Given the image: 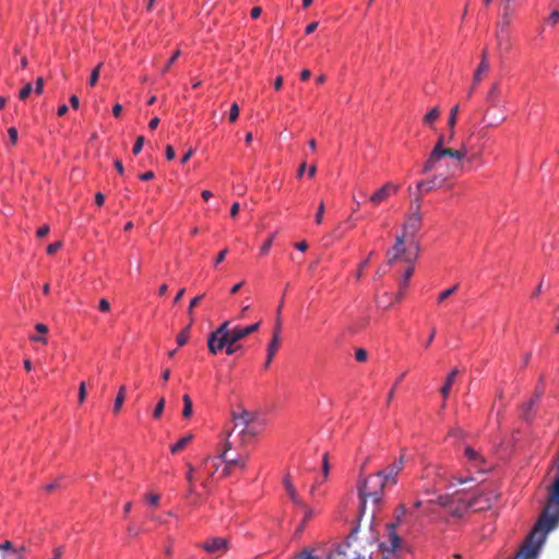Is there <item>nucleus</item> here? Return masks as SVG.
<instances>
[{
    "mask_svg": "<svg viewBox=\"0 0 559 559\" xmlns=\"http://www.w3.org/2000/svg\"><path fill=\"white\" fill-rule=\"evenodd\" d=\"M386 487L389 486L377 473L359 479L357 488L361 516H368L369 520L376 518L383 503Z\"/></svg>",
    "mask_w": 559,
    "mask_h": 559,
    "instance_id": "f257e3e1",
    "label": "nucleus"
},
{
    "mask_svg": "<svg viewBox=\"0 0 559 559\" xmlns=\"http://www.w3.org/2000/svg\"><path fill=\"white\" fill-rule=\"evenodd\" d=\"M466 156V147L462 146L460 150H454L450 147H433L427 162L424 164L423 173H430L432 170H438L442 167V159L444 157H450L453 159L452 164H447V173L451 177H455L462 170L461 162Z\"/></svg>",
    "mask_w": 559,
    "mask_h": 559,
    "instance_id": "f03ea898",
    "label": "nucleus"
},
{
    "mask_svg": "<svg viewBox=\"0 0 559 559\" xmlns=\"http://www.w3.org/2000/svg\"><path fill=\"white\" fill-rule=\"evenodd\" d=\"M419 246L414 240H408L405 235H397L394 245L386 251L388 264H393L397 260L413 263L417 260Z\"/></svg>",
    "mask_w": 559,
    "mask_h": 559,
    "instance_id": "7ed1b4c3",
    "label": "nucleus"
},
{
    "mask_svg": "<svg viewBox=\"0 0 559 559\" xmlns=\"http://www.w3.org/2000/svg\"><path fill=\"white\" fill-rule=\"evenodd\" d=\"M230 321H224L216 330L211 332L207 336V348L213 355L225 349L227 355H233L242 348L238 343H233L230 336L227 334V326Z\"/></svg>",
    "mask_w": 559,
    "mask_h": 559,
    "instance_id": "20e7f679",
    "label": "nucleus"
},
{
    "mask_svg": "<svg viewBox=\"0 0 559 559\" xmlns=\"http://www.w3.org/2000/svg\"><path fill=\"white\" fill-rule=\"evenodd\" d=\"M549 532L543 528L537 531V523L527 537L525 545L521 548L514 559H536L542 544Z\"/></svg>",
    "mask_w": 559,
    "mask_h": 559,
    "instance_id": "39448f33",
    "label": "nucleus"
},
{
    "mask_svg": "<svg viewBox=\"0 0 559 559\" xmlns=\"http://www.w3.org/2000/svg\"><path fill=\"white\" fill-rule=\"evenodd\" d=\"M437 503L448 509L455 516H462L467 510H472L471 500L459 495L440 496Z\"/></svg>",
    "mask_w": 559,
    "mask_h": 559,
    "instance_id": "423d86ee",
    "label": "nucleus"
},
{
    "mask_svg": "<svg viewBox=\"0 0 559 559\" xmlns=\"http://www.w3.org/2000/svg\"><path fill=\"white\" fill-rule=\"evenodd\" d=\"M498 496L495 490L483 488L477 495L468 498V500H471L472 510L480 512L490 509L492 502L498 499Z\"/></svg>",
    "mask_w": 559,
    "mask_h": 559,
    "instance_id": "0eeeda50",
    "label": "nucleus"
},
{
    "mask_svg": "<svg viewBox=\"0 0 559 559\" xmlns=\"http://www.w3.org/2000/svg\"><path fill=\"white\" fill-rule=\"evenodd\" d=\"M405 454L402 453L399 459L394 460L384 469L377 472L388 486H394L397 484V475L405 467Z\"/></svg>",
    "mask_w": 559,
    "mask_h": 559,
    "instance_id": "6e6552de",
    "label": "nucleus"
},
{
    "mask_svg": "<svg viewBox=\"0 0 559 559\" xmlns=\"http://www.w3.org/2000/svg\"><path fill=\"white\" fill-rule=\"evenodd\" d=\"M421 213L418 212V209H414V212H411L406 216L401 235H405V237H408V240L414 239L421 227Z\"/></svg>",
    "mask_w": 559,
    "mask_h": 559,
    "instance_id": "1a4fd4ad",
    "label": "nucleus"
},
{
    "mask_svg": "<svg viewBox=\"0 0 559 559\" xmlns=\"http://www.w3.org/2000/svg\"><path fill=\"white\" fill-rule=\"evenodd\" d=\"M26 551L24 545L15 546L8 539L0 544L1 559H26Z\"/></svg>",
    "mask_w": 559,
    "mask_h": 559,
    "instance_id": "9d476101",
    "label": "nucleus"
},
{
    "mask_svg": "<svg viewBox=\"0 0 559 559\" xmlns=\"http://www.w3.org/2000/svg\"><path fill=\"white\" fill-rule=\"evenodd\" d=\"M284 486H285V489L287 491V495L289 496L292 502L299 507L304 512L307 513V518H312L313 516V511L312 509H310L302 500L301 498L298 496L297 493V490L296 488L294 487L293 485V481H292V478L289 475H286L284 477Z\"/></svg>",
    "mask_w": 559,
    "mask_h": 559,
    "instance_id": "9b49d317",
    "label": "nucleus"
},
{
    "mask_svg": "<svg viewBox=\"0 0 559 559\" xmlns=\"http://www.w3.org/2000/svg\"><path fill=\"white\" fill-rule=\"evenodd\" d=\"M260 328V322H255L253 324H250L248 326H234L233 329L227 326V334L230 336L231 344L238 343L239 341L243 340L248 335L257 332Z\"/></svg>",
    "mask_w": 559,
    "mask_h": 559,
    "instance_id": "f8f14e48",
    "label": "nucleus"
},
{
    "mask_svg": "<svg viewBox=\"0 0 559 559\" xmlns=\"http://www.w3.org/2000/svg\"><path fill=\"white\" fill-rule=\"evenodd\" d=\"M399 189L400 186L393 185L392 182H386L370 195L369 201L373 205H379L382 202H385L391 194H395Z\"/></svg>",
    "mask_w": 559,
    "mask_h": 559,
    "instance_id": "ddd939ff",
    "label": "nucleus"
},
{
    "mask_svg": "<svg viewBox=\"0 0 559 559\" xmlns=\"http://www.w3.org/2000/svg\"><path fill=\"white\" fill-rule=\"evenodd\" d=\"M449 177V175L438 174L430 179L418 181L416 185L417 190L419 193L430 192L442 187L448 181Z\"/></svg>",
    "mask_w": 559,
    "mask_h": 559,
    "instance_id": "4468645a",
    "label": "nucleus"
},
{
    "mask_svg": "<svg viewBox=\"0 0 559 559\" xmlns=\"http://www.w3.org/2000/svg\"><path fill=\"white\" fill-rule=\"evenodd\" d=\"M396 528L395 523L386 524L388 540L380 544L382 550L394 551L401 546L402 539L396 533Z\"/></svg>",
    "mask_w": 559,
    "mask_h": 559,
    "instance_id": "2eb2a0df",
    "label": "nucleus"
},
{
    "mask_svg": "<svg viewBox=\"0 0 559 559\" xmlns=\"http://www.w3.org/2000/svg\"><path fill=\"white\" fill-rule=\"evenodd\" d=\"M280 331H281V323L277 322L276 328L274 329L272 340L267 344L266 347V361L264 364V368H269L272 359L274 358L276 352L278 350L281 346V337H280Z\"/></svg>",
    "mask_w": 559,
    "mask_h": 559,
    "instance_id": "dca6fc26",
    "label": "nucleus"
},
{
    "mask_svg": "<svg viewBox=\"0 0 559 559\" xmlns=\"http://www.w3.org/2000/svg\"><path fill=\"white\" fill-rule=\"evenodd\" d=\"M224 463V467L222 469V477H228L231 474L233 467L238 466L240 469L245 471L247 468L246 460L243 457L236 456V457H228L225 456V459H219Z\"/></svg>",
    "mask_w": 559,
    "mask_h": 559,
    "instance_id": "f3484780",
    "label": "nucleus"
},
{
    "mask_svg": "<svg viewBox=\"0 0 559 559\" xmlns=\"http://www.w3.org/2000/svg\"><path fill=\"white\" fill-rule=\"evenodd\" d=\"M254 418V415L247 412V411H243L241 414H234L233 415V419L236 421L235 424V427H237L238 425H242V430H241V433L245 436V435H254L255 432L248 429V426L249 424L253 420Z\"/></svg>",
    "mask_w": 559,
    "mask_h": 559,
    "instance_id": "a211bd4d",
    "label": "nucleus"
},
{
    "mask_svg": "<svg viewBox=\"0 0 559 559\" xmlns=\"http://www.w3.org/2000/svg\"><path fill=\"white\" fill-rule=\"evenodd\" d=\"M203 549L210 554L225 551L227 549V542L221 537H214L203 544Z\"/></svg>",
    "mask_w": 559,
    "mask_h": 559,
    "instance_id": "6ab92c4d",
    "label": "nucleus"
},
{
    "mask_svg": "<svg viewBox=\"0 0 559 559\" xmlns=\"http://www.w3.org/2000/svg\"><path fill=\"white\" fill-rule=\"evenodd\" d=\"M460 373L459 369L457 368H454L447 377L445 379V382L444 384L440 388V393L443 397V400H447L450 392H451V389H452V385L455 381V378L456 376Z\"/></svg>",
    "mask_w": 559,
    "mask_h": 559,
    "instance_id": "aec40b11",
    "label": "nucleus"
},
{
    "mask_svg": "<svg viewBox=\"0 0 559 559\" xmlns=\"http://www.w3.org/2000/svg\"><path fill=\"white\" fill-rule=\"evenodd\" d=\"M489 69V64H485L484 62H479L475 73H474V78H473V85L472 87L469 88L468 93H467V97L471 98L472 97V94L476 87V85L481 81V75L484 73H486Z\"/></svg>",
    "mask_w": 559,
    "mask_h": 559,
    "instance_id": "412c9836",
    "label": "nucleus"
},
{
    "mask_svg": "<svg viewBox=\"0 0 559 559\" xmlns=\"http://www.w3.org/2000/svg\"><path fill=\"white\" fill-rule=\"evenodd\" d=\"M499 95H500V86L498 83H495L491 85V87L486 96V100L490 104V106L498 107L499 103H500Z\"/></svg>",
    "mask_w": 559,
    "mask_h": 559,
    "instance_id": "4be33fe9",
    "label": "nucleus"
},
{
    "mask_svg": "<svg viewBox=\"0 0 559 559\" xmlns=\"http://www.w3.org/2000/svg\"><path fill=\"white\" fill-rule=\"evenodd\" d=\"M218 461L219 457L218 455L215 456V457H210L207 456L204 461H203V467L205 471H207L209 475L212 477L218 469Z\"/></svg>",
    "mask_w": 559,
    "mask_h": 559,
    "instance_id": "5701e85b",
    "label": "nucleus"
},
{
    "mask_svg": "<svg viewBox=\"0 0 559 559\" xmlns=\"http://www.w3.org/2000/svg\"><path fill=\"white\" fill-rule=\"evenodd\" d=\"M459 110H460L459 105H455L450 111V117H449V121H448V124L450 128V135H449L450 140H452L454 138V128L456 124Z\"/></svg>",
    "mask_w": 559,
    "mask_h": 559,
    "instance_id": "b1692460",
    "label": "nucleus"
},
{
    "mask_svg": "<svg viewBox=\"0 0 559 559\" xmlns=\"http://www.w3.org/2000/svg\"><path fill=\"white\" fill-rule=\"evenodd\" d=\"M497 41H498V48L501 51H506V52L510 51L512 45H511L510 38L508 36V33H504V34L497 33Z\"/></svg>",
    "mask_w": 559,
    "mask_h": 559,
    "instance_id": "393cba45",
    "label": "nucleus"
},
{
    "mask_svg": "<svg viewBox=\"0 0 559 559\" xmlns=\"http://www.w3.org/2000/svg\"><path fill=\"white\" fill-rule=\"evenodd\" d=\"M465 456L475 467H478L484 462V459L471 447L465 448Z\"/></svg>",
    "mask_w": 559,
    "mask_h": 559,
    "instance_id": "a878e982",
    "label": "nucleus"
},
{
    "mask_svg": "<svg viewBox=\"0 0 559 559\" xmlns=\"http://www.w3.org/2000/svg\"><path fill=\"white\" fill-rule=\"evenodd\" d=\"M183 402V409H182V417L183 418H190L193 414V403L191 397L188 394H185L182 396Z\"/></svg>",
    "mask_w": 559,
    "mask_h": 559,
    "instance_id": "bb28decb",
    "label": "nucleus"
},
{
    "mask_svg": "<svg viewBox=\"0 0 559 559\" xmlns=\"http://www.w3.org/2000/svg\"><path fill=\"white\" fill-rule=\"evenodd\" d=\"M406 507L404 504H400L393 513V520L391 523H395L396 527L400 526L406 515Z\"/></svg>",
    "mask_w": 559,
    "mask_h": 559,
    "instance_id": "cd10ccee",
    "label": "nucleus"
},
{
    "mask_svg": "<svg viewBox=\"0 0 559 559\" xmlns=\"http://www.w3.org/2000/svg\"><path fill=\"white\" fill-rule=\"evenodd\" d=\"M193 439V435H188L186 437H182L179 439L175 444L171 445L170 451L171 453H178L181 451L189 442H191Z\"/></svg>",
    "mask_w": 559,
    "mask_h": 559,
    "instance_id": "c85d7f7f",
    "label": "nucleus"
},
{
    "mask_svg": "<svg viewBox=\"0 0 559 559\" xmlns=\"http://www.w3.org/2000/svg\"><path fill=\"white\" fill-rule=\"evenodd\" d=\"M126 400V386L121 385L114 404V412L119 413Z\"/></svg>",
    "mask_w": 559,
    "mask_h": 559,
    "instance_id": "c756f323",
    "label": "nucleus"
},
{
    "mask_svg": "<svg viewBox=\"0 0 559 559\" xmlns=\"http://www.w3.org/2000/svg\"><path fill=\"white\" fill-rule=\"evenodd\" d=\"M231 431L224 432L223 450L218 454L219 459H225V456H228V451L233 449V443L229 441Z\"/></svg>",
    "mask_w": 559,
    "mask_h": 559,
    "instance_id": "7c9ffc66",
    "label": "nucleus"
},
{
    "mask_svg": "<svg viewBox=\"0 0 559 559\" xmlns=\"http://www.w3.org/2000/svg\"><path fill=\"white\" fill-rule=\"evenodd\" d=\"M191 321H193V319H191ZM192 322H190V324L188 326H186L178 335H177V344L179 346H183L187 344L189 337H190V326H191Z\"/></svg>",
    "mask_w": 559,
    "mask_h": 559,
    "instance_id": "2f4dec72",
    "label": "nucleus"
},
{
    "mask_svg": "<svg viewBox=\"0 0 559 559\" xmlns=\"http://www.w3.org/2000/svg\"><path fill=\"white\" fill-rule=\"evenodd\" d=\"M440 116L439 107H433L425 117L424 123L432 124Z\"/></svg>",
    "mask_w": 559,
    "mask_h": 559,
    "instance_id": "473e14b6",
    "label": "nucleus"
},
{
    "mask_svg": "<svg viewBox=\"0 0 559 559\" xmlns=\"http://www.w3.org/2000/svg\"><path fill=\"white\" fill-rule=\"evenodd\" d=\"M509 10H510V8L508 10L504 9L506 12H504V14L502 16V20L499 22V25H498L499 31L497 33H501V34L508 33L507 28H508V26L510 24V21H509Z\"/></svg>",
    "mask_w": 559,
    "mask_h": 559,
    "instance_id": "72a5a7b5",
    "label": "nucleus"
},
{
    "mask_svg": "<svg viewBox=\"0 0 559 559\" xmlns=\"http://www.w3.org/2000/svg\"><path fill=\"white\" fill-rule=\"evenodd\" d=\"M102 66H103V63H99L93 69L90 80H88L90 86H95L97 84Z\"/></svg>",
    "mask_w": 559,
    "mask_h": 559,
    "instance_id": "f704fd0d",
    "label": "nucleus"
},
{
    "mask_svg": "<svg viewBox=\"0 0 559 559\" xmlns=\"http://www.w3.org/2000/svg\"><path fill=\"white\" fill-rule=\"evenodd\" d=\"M457 287H459V285L456 284V285L441 292L437 298L438 302H443L447 298L452 296L456 292Z\"/></svg>",
    "mask_w": 559,
    "mask_h": 559,
    "instance_id": "c9c22d12",
    "label": "nucleus"
},
{
    "mask_svg": "<svg viewBox=\"0 0 559 559\" xmlns=\"http://www.w3.org/2000/svg\"><path fill=\"white\" fill-rule=\"evenodd\" d=\"M165 404H166V401H165V397H160L154 408V412H153V417L154 418H159L164 412V408H165Z\"/></svg>",
    "mask_w": 559,
    "mask_h": 559,
    "instance_id": "e433bc0d",
    "label": "nucleus"
},
{
    "mask_svg": "<svg viewBox=\"0 0 559 559\" xmlns=\"http://www.w3.org/2000/svg\"><path fill=\"white\" fill-rule=\"evenodd\" d=\"M324 211H325L324 203H323V201H321L319 206H318L316 216H314V222H316L317 225H321L322 224Z\"/></svg>",
    "mask_w": 559,
    "mask_h": 559,
    "instance_id": "4c0bfd02",
    "label": "nucleus"
},
{
    "mask_svg": "<svg viewBox=\"0 0 559 559\" xmlns=\"http://www.w3.org/2000/svg\"><path fill=\"white\" fill-rule=\"evenodd\" d=\"M9 142L7 145H15L17 142V130L14 127L8 129Z\"/></svg>",
    "mask_w": 559,
    "mask_h": 559,
    "instance_id": "58836bf2",
    "label": "nucleus"
},
{
    "mask_svg": "<svg viewBox=\"0 0 559 559\" xmlns=\"http://www.w3.org/2000/svg\"><path fill=\"white\" fill-rule=\"evenodd\" d=\"M32 91H33L32 83H26V84L24 85V87L20 91V93H19V98H20L21 100H25V99L29 96V94L32 93Z\"/></svg>",
    "mask_w": 559,
    "mask_h": 559,
    "instance_id": "ea45409f",
    "label": "nucleus"
},
{
    "mask_svg": "<svg viewBox=\"0 0 559 559\" xmlns=\"http://www.w3.org/2000/svg\"><path fill=\"white\" fill-rule=\"evenodd\" d=\"M273 239H274V235H271L265 241L264 243L262 245V247L260 248V254L261 255H266L269 253V250L270 248L272 247V243H273Z\"/></svg>",
    "mask_w": 559,
    "mask_h": 559,
    "instance_id": "a19ab883",
    "label": "nucleus"
},
{
    "mask_svg": "<svg viewBox=\"0 0 559 559\" xmlns=\"http://www.w3.org/2000/svg\"><path fill=\"white\" fill-rule=\"evenodd\" d=\"M144 141H145V139L143 135H140L136 138L135 143L132 148V153L134 155H138L141 152V150L143 148V145H144Z\"/></svg>",
    "mask_w": 559,
    "mask_h": 559,
    "instance_id": "79ce46f5",
    "label": "nucleus"
},
{
    "mask_svg": "<svg viewBox=\"0 0 559 559\" xmlns=\"http://www.w3.org/2000/svg\"><path fill=\"white\" fill-rule=\"evenodd\" d=\"M413 272H414V269L413 266H409L406 269L405 273H404V276H403V280L401 282V289H405L407 284H408V281L411 278V276L413 275Z\"/></svg>",
    "mask_w": 559,
    "mask_h": 559,
    "instance_id": "37998d69",
    "label": "nucleus"
},
{
    "mask_svg": "<svg viewBox=\"0 0 559 559\" xmlns=\"http://www.w3.org/2000/svg\"><path fill=\"white\" fill-rule=\"evenodd\" d=\"M239 111H240L239 106L237 105V103H234L229 110V121L230 122H235L238 119Z\"/></svg>",
    "mask_w": 559,
    "mask_h": 559,
    "instance_id": "c03bdc74",
    "label": "nucleus"
},
{
    "mask_svg": "<svg viewBox=\"0 0 559 559\" xmlns=\"http://www.w3.org/2000/svg\"><path fill=\"white\" fill-rule=\"evenodd\" d=\"M180 56V50H176L173 56L170 57V59L168 60V62L165 64V67L162 69V73H166L170 67L174 64V62L177 60V58Z\"/></svg>",
    "mask_w": 559,
    "mask_h": 559,
    "instance_id": "a18cd8bd",
    "label": "nucleus"
},
{
    "mask_svg": "<svg viewBox=\"0 0 559 559\" xmlns=\"http://www.w3.org/2000/svg\"><path fill=\"white\" fill-rule=\"evenodd\" d=\"M204 297V294L202 295H199L197 297H194L191 301H190V305H189V308H188V314L192 318L193 316V309L194 307L198 306V304L203 299Z\"/></svg>",
    "mask_w": 559,
    "mask_h": 559,
    "instance_id": "49530a36",
    "label": "nucleus"
},
{
    "mask_svg": "<svg viewBox=\"0 0 559 559\" xmlns=\"http://www.w3.org/2000/svg\"><path fill=\"white\" fill-rule=\"evenodd\" d=\"M64 554V546H56L52 549V557L50 559H62V556Z\"/></svg>",
    "mask_w": 559,
    "mask_h": 559,
    "instance_id": "de8ad7c7",
    "label": "nucleus"
},
{
    "mask_svg": "<svg viewBox=\"0 0 559 559\" xmlns=\"http://www.w3.org/2000/svg\"><path fill=\"white\" fill-rule=\"evenodd\" d=\"M330 471V464H329V455L328 453H324L322 459V473L324 475V478L328 477Z\"/></svg>",
    "mask_w": 559,
    "mask_h": 559,
    "instance_id": "09e8293b",
    "label": "nucleus"
},
{
    "mask_svg": "<svg viewBox=\"0 0 559 559\" xmlns=\"http://www.w3.org/2000/svg\"><path fill=\"white\" fill-rule=\"evenodd\" d=\"M35 94L40 95L44 91V79L41 76L37 78L35 82V87L33 90Z\"/></svg>",
    "mask_w": 559,
    "mask_h": 559,
    "instance_id": "8fccbe9b",
    "label": "nucleus"
},
{
    "mask_svg": "<svg viewBox=\"0 0 559 559\" xmlns=\"http://www.w3.org/2000/svg\"><path fill=\"white\" fill-rule=\"evenodd\" d=\"M355 358L357 361H366L367 359V352L364 349V348H358L356 352H355Z\"/></svg>",
    "mask_w": 559,
    "mask_h": 559,
    "instance_id": "3c124183",
    "label": "nucleus"
},
{
    "mask_svg": "<svg viewBox=\"0 0 559 559\" xmlns=\"http://www.w3.org/2000/svg\"><path fill=\"white\" fill-rule=\"evenodd\" d=\"M61 246H62L61 241H56V242L50 243L47 247V253L48 254L56 253L61 248Z\"/></svg>",
    "mask_w": 559,
    "mask_h": 559,
    "instance_id": "603ef678",
    "label": "nucleus"
},
{
    "mask_svg": "<svg viewBox=\"0 0 559 559\" xmlns=\"http://www.w3.org/2000/svg\"><path fill=\"white\" fill-rule=\"evenodd\" d=\"M86 397V388L85 383L81 382L79 386V403L82 404Z\"/></svg>",
    "mask_w": 559,
    "mask_h": 559,
    "instance_id": "864d4df0",
    "label": "nucleus"
},
{
    "mask_svg": "<svg viewBox=\"0 0 559 559\" xmlns=\"http://www.w3.org/2000/svg\"><path fill=\"white\" fill-rule=\"evenodd\" d=\"M98 308L103 312H107L110 310V304L107 299L103 298L99 300Z\"/></svg>",
    "mask_w": 559,
    "mask_h": 559,
    "instance_id": "5fc2aeb1",
    "label": "nucleus"
},
{
    "mask_svg": "<svg viewBox=\"0 0 559 559\" xmlns=\"http://www.w3.org/2000/svg\"><path fill=\"white\" fill-rule=\"evenodd\" d=\"M146 500L147 502L151 504V506H157L158 504V501H159V496L158 495H155V493H150L147 495L146 497Z\"/></svg>",
    "mask_w": 559,
    "mask_h": 559,
    "instance_id": "6e6d98bb",
    "label": "nucleus"
},
{
    "mask_svg": "<svg viewBox=\"0 0 559 559\" xmlns=\"http://www.w3.org/2000/svg\"><path fill=\"white\" fill-rule=\"evenodd\" d=\"M227 252H228V249H227V248H225V249H223V250L217 254V257H216V259H215V266H216V265H218L219 263H222V262L224 261V259H225V257H226Z\"/></svg>",
    "mask_w": 559,
    "mask_h": 559,
    "instance_id": "4d7b16f0",
    "label": "nucleus"
},
{
    "mask_svg": "<svg viewBox=\"0 0 559 559\" xmlns=\"http://www.w3.org/2000/svg\"><path fill=\"white\" fill-rule=\"evenodd\" d=\"M420 194L419 193L414 201L411 203V212H414V209H418V212H420Z\"/></svg>",
    "mask_w": 559,
    "mask_h": 559,
    "instance_id": "13d9d810",
    "label": "nucleus"
},
{
    "mask_svg": "<svg viewBox=\"0 0 559 559\" xmlns=\"http://www.w3.org/2000/svg\"><path fill=\"white\" fill-rule=\"evenodd\" d=\"M304 513H305V516H304L302 521L300 522V524L297 526V530H296L297 534H299V533H301L304 531L307 522L311 519V518H307V513L306 512H304Z\"/></svg>",
    "mask_w": 559,
    "mask_h": 559,
    "instance_id": "bf43d9fd",
    "label": "nucleus"
},
{
    "mask_svg": "<svg viewBox=\"0 0 559 559\" xmlns=\"http://www.w3.org/2000/svg\"><path fill=\"white\" fill-rule=\"evenodd\" d=\"M48 233H49V226H48V225H44V226H41V227H39V228L37 229V233H36V234H37V236H38L39 238H41V237L47 236V235H48Z\"/></svg>",
    "mask_w": 559,
    "mask_h": 559,
    "instance_id": "052dcab7",
    "label": "nucleus"
},
{
    "mask_svg": "<svg viewBox=\"0 0 559 559\" xmlns=\"http://www.w3.org/2000/svg\"><path fill=\"white\" fill-rule=\"evenodd\" d=\"M165 151H166V158L168 160H171V159L175 158L176 153H175V150H174V147L171 145H167Z\"/></svg>",
    "mask_w": 559,
    "mask_h": 559,
    "instance_id": "680f3d73",
    "label": "nucleus"
},
{
    "mask_svg": "<svg viewBox=\"0 0 559 559\" xmlns=\"http://www.w3.org/2000/svg\"><path fill=\"white\" fill-rule=\"evenodd\" d=\"M368 262H369V258H367L366 260H364V261L359 264L358 272H357V274H356V277H357L358 280H359V278H361V276H362V271H364V269L367 266Z\"/></svg>",
    "mask_w": 559,
    "mask_h": 559,
    "instance_id": "e2e57ef3",
    "label": "nucleus"
},
{
    "mask_svg": "<svg viewBox=\"0 0 559 559\" xmlns=\"http://www.w3.org/2000/svg\"><path fill=\"white\" fill-rule=\"evenodd\" d=\"M35 330L41 334V335H45L47 332H48V326L44 323H37L35 325Z\"/></svg>",
    "mask_w": 559,
    "mask_h": 559,
    "instance_id": "0e129e2a",
    "label": "nucleus"
},
{
    "mask_svg": "<svg viewBox=\"0 0 559 559\" xmlns=\"http://www.w3.org/2000/svg\"><path fill=\"white\" fill-rule=\"evenodd\" d=\"M548 21L555 25L559 22V11H552L549 15Z\"/></svg>",
    "mask_w": 559,
    "mask_h": 559,
    "instance_id": "69168bd1",
    "label": "nucleus"
},
{
    "mask_svg": "<svg viewBox=\"0 0 559 559\" xmlns=\"http://www.w3.org/2000/svg\"><path fill=\"white\" fill-rule=\"evenodd\" d=\"M262 13V9L260 7H253L250 11V15L252 19H258Z\"/></svg>",
    "mask_w": 559,
    "mask_h": 559,
    "instance_id": "338daca9",
    "label": "nucleus"
},
{
    "mask_svg": "<svg viewBox=\"0 0 559 559\" xmlns=\"http://www.w3.org/2000/svg\"><path fill=\"white\" fill-rule=\"evenodd\" d=\"M298 559H316L310 550H304L300 552Z\"/></svg>",
    "mask_w": 559,
    "mask_h": 559,
    "instance_id": "774afa93",
    "label": "nucleus"
}]
</instances>
